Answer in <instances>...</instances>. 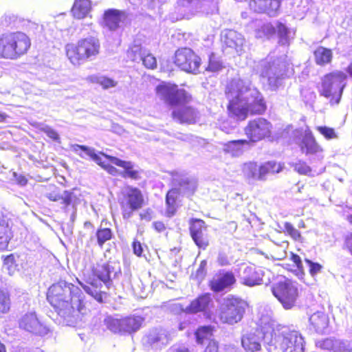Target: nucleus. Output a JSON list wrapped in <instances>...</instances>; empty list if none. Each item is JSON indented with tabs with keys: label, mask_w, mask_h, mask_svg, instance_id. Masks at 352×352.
Masks as SVG:
<instances>
[{
	"label": "nucleus",
	"mask_w": 352,
	"mask_h": 352,
	"mask_svg": "<svg viewBox=\"0 0 352 352\" xmlns=\"http://www.w3.org/2000/svg\"><path fill=\"white\" fill-rule=\"evenodd\" d=\"M224 93L228 115L236 121H245L250 116L263 115L267 111V102L261 92L241 79L228 82Z\"/></svg>",
	"instance_id": "nucleus-1"
},
{
	"label": "nucleus",
	"mask_w": 352,
	"mask_h": 352,
	"mask_svg": "<svg viewBox=\"0 0 352 352\" xmlns=\"http://www.w3.org/2000/svg\"><path fill=\"white\" fill-rule=\"evenodd\" d=\"M47 299L65 325H74L80 315L85 312L81 290L65 280L54 283L49 287Z\"/></svg>",
	"instance_id": "nucleus-2"
},
{
	"label": "nucleus",
	"mask_w": 352,
	"mask_h": 352,
	"mask_svg": "<svg viewBox=\"0 0 352 352\" xmlns=\"http://www.w3.org/2000/svg\"><path fill=\"white\" fill-rule=\"evenodd\" d=\"M120 272L118 263L109 261L97 264L85 279V284L80 283L84 290L97 301L102 302L111 284L112 277Z\"/></svg>",
	"instance_id": "nucleus-3"
},
{
	"label": "nucleus",
	"mask_w": 352,
	"mask_h": 352,
	"mask_svg": "<svg viewBox=\"0 0 352 352\" xmlns=\"http://www.w3.org/2000/svg\"><path fill=\"white\" fill-rule=\"evenodd\" d=\"M100 40L94 36L80 38L76 43H67L65 47V55L74 66L94 60L100 54Z\"/></svg>",
	"instance_id": "nucleus-4"
},
{
	"label": "nucleus",
	"mask_w": 352,
	"mask_h": 352,
	"mask_svg": "<svg viewBox=\"0 0 352 352\" xmlns=\"http://www.w3.org/2000/svg\"><path fill=\"white\" fill-rule=\"evenodd\" d=\"M30 38L24 32H12L0 35V58L16 60L30 50Z\"/></svg>",
	"instance_id": "nucleus-5"
},
{
	"label": "nucleus",
	"mask_w": 352,
	"mask_h": 352,
	"mask_svg": "<svg viewBox=\"0 0 352 352\" xmlns=\"http://www.w3.org/2000/svg\"><path fill=\"white\" fill-rule=\"evenodd\" d=\"M346 74L340 70L325 74L321 78L320 95L328 98L331 105L339 104L346 86Z\"/></svg>",
	"instance_id": "nucleus-6"
},
{
	"label": "nucleus",
	"mask_w": 352,
	"mask_h": 352,
	"mask_svg": "<svg viewBox=\"0 0 352 352\" xmlns=\"http://www.w3.org/2000/svg\"><path fill=\"white\" fill-rule=\"evenodd\" d=\"M271 336L269 344L279 347L283 352H305L304 339L298 331L283 327L274 330Z\"/></svg>",
	"instance_id": "nucleus-7"
},
{
	"label": "nucleus",
	"mask_w": 352,
	"mask_h": 352,
	"mask_svg": "<svg viewBox=\"0 0 352 352\" xmlns=\"http://www.w3.org/2000/svg\"><path fill=\"white\" fill-rule=\"evenodd\" d=\"M272 292L285 309H292L298 297L297 283L285 277L273 285Z\"/></svg>",
	"instance_id": "nucleus-8"
},
{
	"label": "nucleus",
	"mask_w": 352,
	"mask_h": 352,
	"mask_svg": "<svg viewBox=\"0 0 352 352\" xmlns=\"http://www.w3.org/2000/svg\"><path fill=\"white\" fill-rule=\"evenodd\" d=\"M174 65L187 74H197L201 65L199 56L190 47H182L177 49L173 57Z\"/></svg>",
	"instance_id": "nucleus-9"
},
{
	"label": "nucleus",
	"mask_w": 352,
	"mask_h": 352,
	"mask_svg": "<svg viewBox=\"0 0 352 352\" xmlns=\"http://www.w3.org/2000/svg\"><path fill=\"white\" fill-rule=\"evenodd\" d=\"M247 305L246 302L242 299L227 298L221 306L219 318L223 323L234 324L243 318Z\"/></svg>",
	"instance_id": "nucleus-10"
},
{
	"label": "nucleus",
	"mask_w": 352,
	"mask_h": 352,
	"mask_svg": "<svg viewBox=\"0 0 352 352\" xmlns=\"http://www.w3.org/2000/svg\"><path fill=\"white\" fill-rule=\"evenodd\" d=\"M155 92L171 107L188 103L192 100V96L185 89H179L176 84L163 82L156 87Z\"/></svg>",
	"instance_id": "nucleus-11"
},
{
	"label": "nucleus",
	"mask_w": 352,
	"mask_h": 352,
	"mask_svg": "<svg viewBox=\"0 0 352 352\" xmlns=\"http://www.w3.org/2000/svg\"><path fill=\"white\" fill-rule=\"evenodd\" d=\"M93 161L102 166L109 173L115 175L118 173V170L111 165V164L117 165L120 167L125 168L129 177L132 179H137L138 177V171L133 169V165L129 162L122 161L111 155H102V158L100 155H89Z\"/></svg>",
	"instance_id": "nucleus-12"
},
{
	"label": "nucleus",
	"mask_w": 352,
	"mask_h": 352,
	"mask_svg": "<svg viewBox=\"0 0 352 352\" xmlns=\"http://www.w3.org/2000/svg\"><path fill=\"white\" fill-rule=\"evenodd\" d=\"M123 198L120 202L123 217L129 218L133 211L140 208L143 204L141 191L136 188H128L122 191Z\"/></svg>",
	"instance_id": "nucleus-13"
},
{
	"label": "nucleus",
	"mask_w": 352,
	"mask_h": 352,
	"mask_svg": "<svg viewBox=\"0 0 352 352\" xmlns=\"http://www.w3.org/2000/svg\"><path fill=\"white\" fill-rule=\"evenodd\" d=\"M20 329L34 335L44 336L50 332L49 327L43 323L35 312L23 314L19 320Z\"/></svg>",
	"instance_id": "nucleus-14"
},
{
	"label": "nucleus",
	"mask_w": 352,
	"mask_h": 352,
	"mask_svg": "<svg viewBox=\"0 0 352 352\" xmlns=\"http://www.w3.org/2000/svg\"><path fill=\"white\" fill-rule=\"evenodd\" d=\"M271 128V123L267 120L258 118L249 121L245 128V132L250 141L257 142L269 136Z\"/></svg>",
	"instance_id": "nucleus-15"
},
{
	"label": "nucleus",
	"mask_w": 352,
	"mask_h": 352,
	"mask_svg": "<svg viewBox=\"0 0 352 352\" xmlns=\"http://www.w3.org/2000/svg\"><path fill=\"white\" fill-rule=\"evenodd\" d=\"M127 19L125 11L109 8L104 11L102 16L101 25L110 32L117 31Z\"/></svg>",
	"instance_id": "nucleus-16"
},
{
	"label": "nucleus",
	"mask_w": 352,
	"mask_h": 352,
	"mask_svg": "<svg viewBox=\"0 0 352 352\" xmlns=\"http://www.w3.org/2000/svg\"><path fill=\"white\" fill-rule=\"evenodd\" d=\"M190 232L195 244L203 250H205L209 240L207 234V227L203 220L192 219L190 221Z\"/></svg>",
	"instance_id": "nucleus-17"
},
{
	"label": "nucleus",
	"mask_w": 352,
	"mask_h": 352,
	"mask_svg": "<svg viewBox=\"0 0 352 352\" xmlns=\"http://www.w3.org/2000/svg\"><path fill=\"white\" fill-rule=\"evenodd\" d=\"M172 182L174 186H179V192L184 195H192L196 188V181L187 176L184 171L174 170L170 173Z\"/></svg>",
	"instance_id": "nucleus-18"
},
{
	"label": "nucleus",
	"mask_w": 352,
	"mask_h": 352,
	"mask_svg": "<svg viewBox=\"0 0 352 352\" xmlns=\"http://www.w3.org/2000/svg\"><path fill=\"white\" fill-rule=\"evenodd\" d=\"M267 334L262 330L256 329L243 334L241 338V344L246 351L256 352L261 349V342L266 338Z\"/></svg>",
	"instance_id": "nucleus-19"
},
{
	"label": "nucleus",
	"mask_w": 352,
	"mask_h": 352,
	"mask_svg": "<svg viewBox=\"0 0 352 352\" xmlns=\"http://www.w3.org/2000/svg\"><path fill=\"white\" fill-rule=\"evenodd\" d=\"M317 347L333 352H352V342L335 338H325L317 340Z\"/></svg>",
	"instance_id": "nucleus-20"
},
{
	"label": "nucleus",
	"mask_w": 352,
	"mask_h": 352,
	"mask_svg": "<svg viewBox=\"0 0 352 352\" xmlns=\"http://www.w3.org/2000/svg\"><path fill=\"white\" fill-rule=\"evenodd\" d=\"M171 116L180 124H193L196 123L199 113L191 106H184L173 111Z\"/></svg>",
	"instance_id": "nucleus-21"
},
{
	"label": "nucleus",
	"mask_w": 352,
	"mask_h": 352,
	"mask_svg": "<svg viewBox=\"0 0 352 352\" xmlns=\"http://www.w3.org/2000/svg\"><path fill=\"white\" fill-rule=\"evenodd\" d=\"M265 270L262 268L246 267L241 275V280L243 285L253 287L261 284H267L264 281Z\"/></svg>",
	"instance_id": "nucleus-22"
},
{
	"label": "nucleus",
	"mask_w": 352,
	"mask_h": 352,
	"mask_svg": "<svg viewBox=\"0 0 352 352\" xmlns=\"http://www.w3.org/2000/svg\"><path fill=\"white\" fill-rule=\"evenodd\" d=\"M170 340L168 331L162 328L152 329L144 338L145 342L155 349L167 345Z\"/></svg>",
	"instance_id": "nucleus-23"
},
{
	"label": "nucleus",
	"mask_w": 352,
	"mask_h": 352,
	"mask_svg": "<svg viewBox=\"0 0 352 352\" xmlns=\"http://www.w3.org/2000/svg\"><path fill=\"white\" fill-rule=\"evenodd\" d=\"M45 196L52 201L61 200L64 208H67L69 206L74 207L78 204V195L74 190L72 191L65 190L63 194L60 195L56 189H54L50 192H46Z\"/></svg>",
	"instance_id": "nucleus-24"
},
{
	"label": "nucleus",
	"mask_w": 352,
	"mask_h": 352,
	"mask_svg": "<svg viewBox=\"0 0 352 352\" xmlns=\"http://www.w3.org/2000/svg\"><path fill=\"white\" fill-rule=\"evenodd\" d=\"M12 221L8 214L0 212V249L8 248L9 241L12 236L11 228Z\"/></svg>",
	"instance_id": "nucleus-25"
},
{
	"label": "nucleus",
	"mask_w": 352,
	"mask_h": 352,
	"mask_svg": "<svg viewBox=\"0 0 352 352\" xmlns=\"http://www.w3.org/2000/svg\"><path fill=\"white\" fill-rule=\"evenodd\" d=\"M236 282L234 275L232 272H226L214 277L210 282V289L219 292L230 287Z\"/></svg>",
	"instance_id": "nucleus-26"
},
{
	"label": "nucleus",
	"mask_w": 352,
	"mask_h": 352,
	"mask_svg": "<svg viewBox=\"0 0 352 352\" xmlns=\"http://www.w3.org/2000/svg\"><path fill=\"white\" fill-rule=\"evenodd\" d=\"M92 10L91 0H74L71 8V14L76 19H83L91 17L90 13Z\"/></svg>",
	"instance_id": "nucleus-27"
},
{
	"label": "nucleus",
	"mask_w": 352,
	"mask_h": 352,
	"mask_svg": "<svg viewBox=\"0 0 352 352\" xmlns=\"http://www.w3.org/2000/svg\"><path fill=\"white\" fill-rule=\"evenodd\" d=\"M212 302L211 295L208 293L204 294L192 300L190 304L186 307L185 311L188 314L206 312Z\"/></svg>",
	"instance_id": "nucleus-28"
},
{
	"label": "nucleus",
	"mask_w": 352,
	"mask_h": 352,
	"mask_svg": "<svg viewBox=\"0 0 352 352\" xmlns=\"http://www.w3.org/2000/svg\"><path fill=\"white\" fill-rule=\"evenodd\" d=\"M314 56L316 64L322 67L331 63L333 52L329 48L319 46L314 51Z\"/></svg>",
	"instance_id": "nucleus-29"
},
{
	"label": "nucleus",
	"mask_w": 352,
	"mask_h": 352,
	"mask_svg": "<svg viewBox=\"0 0 352 352\" xmlns=\"http://www.w3.org/2000/svg\"><path fill=\"white\" fill-rule=\"evenodd\" d=\"M242 172L249 182L261 181L260 165L257 163H245L242 168Z\"/></svg>",
	"instance_id": "nucleus-30"
},
{
	"label": "nucleus",
	"mask_w": 352,
	"mask_h": 352,
	"mask_svg": "<svg viewBox=\"0 0 352 352\" xmlns=\"http://www.w3.org/2000/svg\"><path fill=\"white\" fill-rule=\"evenodd\" d=\"M144 321V318L139 316H133L122 318V333L135 332L138 331Z\"/></svg>",
	"instance_id": "nucleus-31"
},
{
	"label": "nucleus",
	"mask_w": 352,
	"mask_h": 352,
	"mask_svg": "<svg viewBox=\"0 0 352 352\" xmlns=\"http://www.w3.org/2000/svg\"><path fill=\"white\" fill-rule=\"evenodd\" d=\"M301 148L307 154H316L322 151L321 146L311 133L304 136L301 143Z\"/></svg>",
	"instance_id": "nucleus-32"
},
{
	"label": "nucleus",
	"mask_w": 352,
	"mask_h": 352,
	"mask_svg": "<svg viewBox=\"0 0 352 352\" xmlns=\"http://www.w3.org/2000/svg\"><path fill=\"white\" fill-rule=\"evenodd\" d=\"M283 164L274 161H269L261 164V181H265L268 175L280 173L283 169Z\"/></svg>",
	"instance_id": "nucleus-33"
},
{
	"label": "nucleus",
	"mask_w": 352,
	"mask_h": 352,
	"mask_svg": "<svg viewBox=\"0 0 352 352\" xmlns=\"http://www.w3.org/2000/svg\"><path fill=\"white\" fill-rule=\"evenodd\" d=\"M309 322L318 332H322L328 326L329 319L323 312L318 311L309 318Z\"/></svg>",
	"instance_id": "nucleus-34"
},
{
	"label": "nucleus",
	"mask_w": 352,
	"mask_h": 352,
	"mask_svg": "<svg viewBox=\"0 0 352 352\" xmlns=\"http://www.w3.org/2000/svg\"><path fill=\"white\" fill-rule=\"evenodd\" d=\"M133 53L138 54L141 56V60L144 66L148 69H154L157 68V62L156 58L151 53H145L142 48L139 46L135 47Z\"/></svg>",
	"instance_id": "nucleus-35"
},
{
	"label": "nucleus",
	"mask_w": 352,
	"mask_h": 352,
	"mask_svg": "<svg viewBox=\"0 0 352 352\" xmlns=\"http://www.w3.org/2000/svg\"><path fill=\"white\" fill-rule=\"evenodd\" d=\"M179 191L177 188L170 190L166 197V204L167 206V214L169 217L174 215L177 208V200L178 199Z\"/></svg>",
	"instance_id": "nucleus-36"
},
{
	"label": "nucleus",
	"mask_w": 352,
	"mask_h": 352,
	"mask_svg": "<svg viewBox=\"0 0 352 352\" xmlns=\"http://www.w3.org/2000/svg\"><path fill=\"white\" fill-rule=\"evenodd\" d=\"M88 80L92 83L100 85L104 89L115 87L118 85L117 81L105 76H98L93 75L89 76Z\"/></svg>",
	"instance_id": "nucleus-37"
},
{
	"label": "nucleus",
	"mask_w": 352,
	"mask_h": 352,
	"mask_svg": "<svg viewBox=\"0 0 352 352\" xmlns=\"http://www.w3.org/2000/svg\"><path fill=\"white\" fill-rule=\"evenodd\" d=\"M224 44L226 47L238 50L242 46L241 38L233 31H230L224 36Z\"/></svg>",
	"instance_id": "nucleus-38"
},
{
	"label": "nucleus",
	"mask_w": 352,
	"mask_h": 352,
	"mask_svg": "<svg viewBox=\"0 0 352 352\" xmlns=\"http://www.w3.org/2000/svg\"><path fill=\"white\" fill-rule=\"evenodd\" d=\"M249 142L246 140H232L225 144V152L230 154H236L243 151L245 145H248Z\"/></svg>",
	"instance_id": "nucleus-39"
},
{
	"label": "nucleus",
	"mask_w": 352,
	"mask_h": 352,
	"mask_svg": "<svg viewBox=\"0 0 352 352\" xmlns=\"http://www.w3.org/2000/svg\"><path fill=\"white\" fill-rule=\"evenodd\" d=\"M213 328L211 326H203L198 328L195 333L197 342L204 344L205 340H212Z\"/></svg>",
	"instance_id": "nucleus-40"
},
{
	"label": "nucleus",
	"mask_w": 352,
	"mask_h": 352,
	"mask_svg": "<svg viewBox=\"0 0 352 352\" xmlns=\"http://www.w3.org/2000/svg\"><path fill=\"white\" fill-rule=\"evenodd\" d=\"M289 164L294 168L295 171L300 175L311 177H314L315 175L316 171L312 170V169L305 162L298 160L297 162H291Z\"/></svg>",
	"instance_id": "nucleus-41"
},
{
	"label": "nucleus",
	"mask_w": 352,
	"mask_h": 352,
	"mask_svg": "<svg viewBox=\"0 0 352 352\" xmlns=\"http://www.w3.org/2000/svg\"><path fill=\"white\" fill-rule=\"evenodd\" d=\"M3 269L10 276L14 275L18 271V265L14 254H11L4 257Z\"/></svg>",
	"instance_id": "nucleus-42"
},
{
	"label": "nucleus",
	"mask_w": 352,
	"mask_h": 352,
	"mask_svg": "<svg viewBox=\"0 0 352 352\" xmlns=\"http://www.w3.org/2000/svg\"><path fill=\"white\" fill-rule=\"evenodd\" d=\"M122 318L117 319L107 316L104 320V324L108 329L113 333H122Z\"/></svg>",
	"instance_id": "nucleus-43"
},
{
	"label": "nucleus",
	"mask_w": 352,
	"mask_h": 352,
	"mask_svg": "<svg viewBox=\"0 0 352 352\" xmlns=\"http://www.w3.org/2000/svg\"><path fill=\"white\" fill-rule=\"evenodd\" d=\"M276 26L274 27L271 23L263 24L257 30L258 37H265L270 39L276 34Z\"/></svg>",
	"instance_id": "nucleus-44"
},
{
	"label": "nucleus",
	"mask_w": 352,
	"mask_h": 352,
	"mask_svg": "<svg viewBox=\"0 0 352 352\" xmlns=\"http://www.w3.org/2000/svg\"><path fill=\"white\" fill-rule=\"evenodd\" d=\"M97 243L100 248H102L104 243L110 240L112 237V232L109 228H101L99 229L96 232Z\"/></svg>",
	"instance_id": "nucleus-45"
},
{
	"label": "nucleus",
	"mask_w": 352,
	"mask_h": 352,
	"mask_svg": "<svg viewBox=\"0 0 352 352\" xmlns=\"http://www.w3.org/2000/svg\"><path fill=\"white\" fill-rule=\"evenodd\" d=\"M258 6L262 12H270L277 10L279 1L278 0H259Z\"/></svg>",
	"instance_id": "nucleus-46"
},
{
	"label": "nucleus",
	"mask_w": 352,
	"mask_h": 352,
	"mask_svg": "<svg viewBox=\"0 0 352 352\" xmlns=\"http://www.w3.org/2000/svg\"><path fill=\"white\" fill-rule=\"evenodd\" d=\"M276 34L279 38V43L285 44L288 43V28L282 23L278 22L276 24Z\"/></svg>",
	"instance_id": "nucleus-47"
},
{
	"label": "nucleus",
	"mask_w": 352,
	"mask_h": 352,
	"mask_svg": "<svg viewBox=\"0 0 352 352\" xmlns=\"http://www.w3.org/2000/svg\"><path fill=\"white\" fill-rule=\"evenodd\" d=\"M305 264L308 268L310 275L313 278H315L318 274H320L323 268L322 265L318 263L313 262L309 259H305Z\"/></svg>",
	"instance_id": "nucleus-48"
},
{
	"label": "nucleus",
	"mask_w": 352,
	"mask_h": 352,
	"mask_svg": "<svg viewBox=\"0 0 352 352\" xmlns=\"http://www.w3.org/2000/svg\"><path fill=\"white\" fill-rule=\"evenodd\" d=\"M316 129L327 140H332L338 138V135L336 133L333 128L329 127L327 126H316Z\"/></svg>",
	"instance_id": "nucleus-49"
},
{
	"label": "nucleus",
	"mask_w": 352,
	"mask_h": 352,
	"mask_svg": "<svg viewBox=\"0 0 352 352\" xmlns=\"http://www.w3.org/2000/svg\"><path fill=\"white\" fill-rule=\"evenodd\" d=\"M10 307L9 295L3 291H0V312L7 313Z\"/></svg>",
	"instance_id": "nucleus-50"
},
{
	"label": "nucleus",
	"mask_w": 352,
	"mask_h": 352,
	"mask_svg": "<svg viewBox=\"0 0 352 352\" xmlns=\"http://www.w3.org/2000/svg\"><path fill=\"white\" fill-rule=\"evenodd\" d=\"M206 265L207 261L206 260H203L197 270L195 276V278H196L199 282L201 281L206 274Z\"/></svg>",
	"instance_id": "nucleus-51"
},
{
	"label": "nucleus",
	"mask_w": 352,
	"mask_h": 352,
	"mask_svg": "<svg viewBox=\"0 0 352 352\" xmlns=\"http://www.w3.org/2000/svg\"><path fill=\"white\" fill-rule=\"evenodd\" d=\"M284 229L294 239L296 240L300 237V234L292 223L286 222L284 224Z\"/></svg>",
	"instance_id": "nucleus-52"
},
{
	"label": "nucleus",
	"mask_w": 352,
	"mask_h": 352,
	"mask_svg": "<svg viewBox=\"0 0 352 352\" xmlns=\"http://www.w3.org/2000/svg\"><path fill=\"white\" fill-rule=\"evenodd\" d=\"M292 260L295 263L297 269L300 271L299 276L300 278H302V276L305 275V273L303 272L304 270V265L302 263L300 257L297 254H292Z\"/></svg>",
	"instance_id": "nucleus-53"
},
{
	"label": "nucleus",
	"mask_w": 352,
	"mask_h": 352,
	"mask_svg": "<svg viewBox=\"0 0 352 352\" xmlns=\"http://www.w3.org/2000/svg\"><path fill=\"white\" fill-rule=\"evenodd\" d=\"M43 131L47 135V136L48 138H50V139H52L54 141L59 140V135L55 130H54L51 128H46V129H43Z\"/></svg>",
	"instance_id": "nucleus-54"
},
{
	"label": "nucleus",
	"mask_w": 352,
	"mask_h": 352,
	"mask_svg": "<svg viewBox=\"0 0 352 352\" xmlns=\"http://www.w3.org/2000/svg\"><path fill=\"white\" fill-rule=\"evenodd\" d=\"M74 152H83L85 154H94L91 149L85 146L75 144L72 146Z\"/></svg>",
	"instance_id": "nucleus-55"
},
{
	"label": "nucleus",
	"mask_w": 352,
	"mask_h": 352,
	"mask_svg": "<svg viewBox=\"0 0 352 352\" xmlns=\"http://www.w3.org/2000/svg\"><path fill=\"white\" fill-rule=\"evenodd\" d=\"M218 348L217 342L214 340H210L204 352H217Z\"/></svg>",
	"instance_id": "nucleus-56"
},
{
	"label": "nucleus",
	"mask_w": 352,
	"mask_h": 352,
	"mask_svg": "<svg viewBox=\"0 0 352 352\" xmlns=\"http://www.w3.org/2000/svg\"><path fill=\"white\" fill-rule=\"evenodd\" d=\"M133 250L135 254H136L138 256H140L143 251L142 244L139 241H133Z\"/></svg>",
	"instance_id": "nucleus-57"
},
{
	"label": "nucleus",
	"mask_w": 352,
	"mask_h": 352,
	"mask_svg": "<svg viewBox=\"0 0 352 352\" xmlns=\"http://www.w3.org/2000/svg\"><path fill=\"white\" fill-rule=\"evenodd\" d=\"M218 263L219 265L224 266L229 264V261L227 256L225 254L220 253L218 256Z\"/></svg>",
	"instance_id": "nucleus-58"
},
{
	"label": "nucleus",
	"mask_w": 352,
	"mask_h": 352,
	"mask_svg": "<svg viewBox=\"0 0 352 352\" xmlns=\"http://www.w3.org/2000/svg\"><path fill=\"white\" fill-rule=\"evenodd\" d=\"M345 245L352 254V233L346 236Z\"/></svg>",
	"instance_id": "nucleus-59"
},
{
	"label": "nucleus",
	"mask_w": 352,
	"mask_h": 352,
	"mask_svg": "<svg viewBox=\"0 0 352 352\" xmlns=\"http://www.w3.org/2000/svg\"><path fill=\"white\" fill-rule=\"evenodd\" d=\"M140 217L142 219H145L147 221H151V219H152L151 211L147 210L144 212H142L140 214Z\"/></svg>",
	"instance_id": "nucleus-60"
},
{
	"label": "nucleus",
	"mask_w": 352,
	"mask_h": 352,
	"mask_svg": "<svg viewBox=\"0 0 352 352\" xmlns=\"http://www.w3.org/2000/svg\"><path fill=\"white\" fill-rule=\"evenodd\" d=\"M153 227L158 232H162L165 228L164 223L160 221L153 223Z\"/></svg>",
	"instance_id": "nucleus-61"
},
{
	"label": "nucleus",
	"mask_w": 352,
	"mask_h": 352,
	"mask_svg": "<svg viewBox=\"0 0 352 352\" xmlns=\"http://www.w3.org/2000/svg\"><path fill=\"white\" fill-rule=\"evenodd\" d=\"M8 118V116L4 113L0 111V122H5Z\"/></svg>",
	"instance_id": "nucleus-62"
},
{
	"label": "nucleus",
	"mask_w": 352,
	"mask_h": 352,
	"mask_svg": "<svg viewBox=\"0 0 352 352\" xmlns=\"http://www.w3.org/2000/svg\"><path fill=\"white\" fill-rule=\"evenodd\" d=\"M347 72L352 77V63L349 64L346 69Z\"/></svg>",
	"instance_id": "nucleus-63"
},
{
	"label": "nucleus",
	"mask_w": 352,
	"mask_h": 352,
	"mask_svg": "<svg viewBox=\"0 0 352 352\" xmlns=\"http://www.w3.org/2000/svg\"><path fill=\"white\" fill-rule=\"evenodd\" d=\"M176 352H189V351L188 349L184 347L178 349Z\"/></svg>",
	"instance_id": "nucleus-64"
}]
</instances>
